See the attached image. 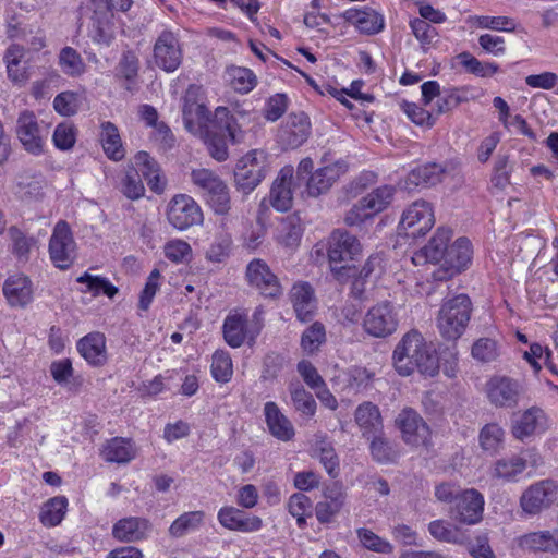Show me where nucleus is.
<instances>
[{"mask_svg": "<svg viewBox=\"0 0 558 558\" xmlns=\"http://www.w3.org/2000/svg\"><path fill=\"white\" fill-rule=\"evenodd\" d=\"M325 497L329 501H319L315 506V515L319 523L328 524L340 512L344 505V495L341 492L333 493L329 490L325 493Z\"/></svg>", "mask_w": 558, "mask_h": 558, "instance_id": "41", "label": "nucleus"}, {"mask_svg": "<svg viewBox=\"0 0 558 558\" xmlns=\"http://www.w3.org/2000/svg\"><path fill=\"white\" fill-rule=\"evenodd\" d=\"M25 41L26 47V60L25 63H29L34 60V54L39 52L44 47H46V36L43 31L37 29H24L22 33V39Z\"/></svg>", "mask_w": 558, "mask_h": 558, "instance_id": "63", "label": "nucleus"}, {"mask_svg": "<svg viewBox=\"0 0 558 558\" xmlns=\"http://www.w3.org/2000/svg\"><path fill=\"white\" fill-rule=\"evenodd\" d=\"M77 282L85 283L87 287L86 291L90 292L95 296L102 293L111 299L118 293V288L114 287L108 279L99 276H93L88 272H85L78 277Z\"/></svg>", "mask_w": 558, "mask_h": 558, "instance_id": "53", "label": "nucleus"}, {"mask_svg": "<svg viewBox=\"0 0 558 558\" xmlns=\"http://www.w3.org/2000/svg\"><path fill=\"white\" fill-rule=\"evenodd\" d=\"M326 341V331L323 324L316 322L307 327L301 337V347L307 354L318 351L319 347Z\"/></svg>", "mask_w": 558, "mask_h": 558, "instance_id": "50", "label": "nucleus"}, {"mask_svg": "<svg viewBox=\"0 0 558 558\" xmlns=\"http://www.w3.org/2000/svg\"><path fill=\"white\" fill-rule=\"evenodd\" d=\"M484 497L474 489H465L456 496V502L451 507V518L459 523L473 525L483 519Z\"/></svg>", "mask_w": 558, "mask_h": 558, "instance_id": "13", "label": "nucleus"}, {"mask_svg": "<svg viewBox=\"0 0 558 558\" xmlns=\"http://www.w3.org/2000/svg\"><path fill=\"white\" fill-rule=\"evenodd\" d=\"M470 22L475 27L498 32H514L517 28L514 21L508 16L475 15L470 17Z\"/></svg>", "mask_w": 558, "mask_h": 558, "instance_id": "49", "label": "nucleus"}, {"mask_svg": "<svg viewBox=\"0 0 558 558\" xmlns=\"http://www.w3.org/2000/svg\"><path fill=\"white\" fill-rule=\"evenodd\" d=\"M205 512L202 510L189 511L179 515L169 526L168 533L172 538H181L186 534L199 530L205 523Z\"/></svg>", "mask_w": 558, "mask_h": 558, "instance_id": "38", "label": "nucleus"}, {"mask_svg": "<svg viewBox=\"0 0 558 558\" xmlns=\"http://www.w3.org/2000/svg\"><path fill=\"white\" fill-rule=\"evenodd\" d=\"M259 327L252 330L248 327L247 316L243 314H229L223 322V338L231 348H240L247 340L254 342L259 333Z\"/></svg>", "mask_w": 558, "mask_h": 558, "instance_id": "22", "label": "nucleus"}, {"mask_svg": "<svg viewBox=\"0 0 558 558\" xmlns=\"http://www.w3.org/2000/svg\"><path fill=\"white\" fill-rule=\"evenodd\" d=\"M3 293L11 306H25L33 299L32 282L24 275L9 277L3 284Z\"/></svg>", "mask_w": 558, "mask_h": 558, "instance_id": "34", "label": "nucleus"}, {"mask_svg": "<svg viewBox=\"0 0 558 558\" xmlns=\"http://www.w3.org/2000/svg\"><path fill=\"white\" fill-rule=\"evenodd\" d=\"M217 520L227 530L242 533L257 532L263 526V521L257 515H251L232 506L219 509Z\"/></svg>", "mask_w": 558, "mask_h": 558, "instance_id": "20", "label": "nucleus"}, {"mask_svg": "<svg viewBox=\"0 0 558 558\" xmlns=\"http://www.w3.org/2000/svg\"><path fill=\"white\" fill-rule=\"evenodd\" d=\"M77 350L93 366H101L107 362L106 337L101 332H90L80 339Z\"/></svg>", "mask_w": 558, "mask_h": 558, "instance_id": "33", "label": "nucleus"}, {"mask_svg": "<svg viewBox=\"0 0 558 558\" xmlns=\"http://www.w3.org/2000/svg\"><path fill=\"white\" fill-rule=\"evenodd\" d=\"M393 366L399 375L409 376L415 369L434 377L439 372V360L432 347L417 330L408 331L398 342L392 354Z\"/></svg>", "mask_w": 558, "mask_h": 558, "instance_id": "1", "label": "nucleus"}, {"mask_svg": "<svg viewBox=\"0 0 558 558\" xmlns=\"http://www.w3.org/2000/svg\"><path fill=\"white\" fill-rule=\"evenodd\" d=\"M403 439L405 442L420 446L425 445L429 437V427L420 416L417 412L412 409L402 410L397 420Z\"/></svg>", "mask_w": 558, "mask_h": 558, "instance_id": "19", "label": "nucleus"}, {"mask_svg": "<svg viewBox=\"0 0 558 558\" xmlns=\"http://www.w3.org/2000/svg\"><path fill=\"white\" fill-rule=\"evenodd\" d=\"M59 65L64 74L80 76L85 72V63L72 47H64L59 54Z\"/></svg>", "mask_w": 558, "mask_h": 558, "instance_id": "48", "label": "nucleus"}, {"mask_svg": "<svg viewBox=\"0 0 558 558\" xmlns=\"http://www.w3.org/2000/svg\"><path fill=\"white\" fill-rule=\"evenodd\" d=\"M191 179L215 214L225 216L230 213L229 189L216 173L204 168L196 169L191 172Z\"/></svg>", "mask_w": 558, "mask_h": 558, "instance_id": "3", "label": "nucleus"}, {"mask_svg": "<svg viewBox=\"0 0 558 558\" xmlns=\"http://www.w3.org/2000/svg\"><path fill=\"white\" fill-rule=\"evenodd\" d=\"M68 507V499L58 496L49 499L43 507L40 521L46 526H56L61 523Z\"/></svg>", "mask_w": 558, "mask_h": 558, "instance_id": "44", "label": "nucleus"}, {"mask_svg": "<svg viewBox=\"0 0 558 558\" xmlns=\"http://www.w3.org/2000/svg\"><path fill=\"white\" fill-rule=\"evenodd\" d=\"M468 100L469 90L466 88H452L447 90L436 102L437 114L449 112Z\"/></svg>", "mask_w": 558, "mask_h": 558, "instance_id": "58", "label": "nucleus"}, {"mask_svg": "<svg viewBox=\"0 0 558 558\" xmlns=\"http://www.w3.org/2000/svg\"><path fill=\"white\" fill-rule=\"evenodd\" d=\"M557 486L553 481L544 480L526 488L521 498L520 506L524 513L536 515L550 507L556 498Z\"/></svg>", "mask_w": 558, "mask_h": 558, "instance_id": "14", "label": "nucleus"}, {"mask_svg": "<svg viewBox=\"0 0 558 558\" xmlns=\"http://www.w3.org/2000/svg\"><path fill=\"white\" fill-rule=\"evenodd\" d=\"M134 163L138 173H142L149 187L155 192L162 191L160 183V169L158 163L146 151H138L134 157Z\"/></svg>", "mask_w": 558, "mask_h": 558, "instance_id": "40", "label": "nucleus"}, {"mask_svg": "<svg viewBox=\"0 0 558 558\" xmlns=\"http://www.w3.org/2000/svg\"><path fill=\"white\" fill-rule=\"evenodd\" d=\"M100 140L104 151L109 159L118 161L124 157L125 150L118 128L113 123L108 121L101 124Z\"/></svg>", "mask_w": 558, "mask_h": 558, "instance_id": "39", "label": "nucleus"}, {"mask_svg": "<svg viewBox=\"0 0 558 558\" xmlns=\"http://www.w3.org/2000/svg\"><path fill=\"white\" fill-rule=\"evenodd\" d=\"M215 124L220 133L206 130L205 143L213 158L223 161L228 158L227 136L231 143L241 140V132L236 129V121L228 108L218 107L215 111Z\"/></svg>", "mask_w": 558, "mask_h": 558, "instance_id": "4", "label": "nucleus"}, {"mask_svg": "<svg viewBox=\"0 0 558 558\" xmlns=\"http://www.w3.org/2000/svg\"><path fill=\"white\" fill-rule=\"evenodd\" d=\"M245 277L248 284L266 298L275 299L282 293L277 276L270 270L267 263L260 258H255L248 263Z\"/></svg>", "mask_w": 558, "mask_h": 558, "instance_id": "15", "label": "nucleus"}, {"mask_svg": "<svg viewBox=\"0 0 558 558\" xmlns=\"http://www.w3.org/2000/svg\"><path fill=\"white\" fill-rule=\"evenodd\" d=\"M345 166L340 162L318 168L307 179L306 191L308 195L317 197L329 191L332 184L345 172Z\"/></svg>", "mask_w": 558, "mask_h": 558, "instance_id": "28", "label": "nucleus"}, {"mask_svg": "<svg viewBox=\"0 0 558 558\" xmlns=\"http://www.w3.org/2000/svg\"><path fill=\"white\" fill-rule=\"evenodd\" d=\"M101 456L107 462L129 463L136 457V448L131 439L114 437L105 444Z\"/></svg>", "mask_w": 558, "mask_h": 558, "instance_id": "37", "label": "nucleus"}, {"mask_svg": "<svg viewBox=\"0 0 558 558\" xmlns=\"http://www.w3.org/2000/svg\"><path fill=\"white\" fill-rule=\"evenodd\" d=\"M264 414L270 434L281 441H290L294 437V427L290 420L280 411L277 403L268 401L264 405Z\"/></svg>", "mask_w": 558, "mask_h": 558, "instance_id": "30", "label": "nucleus"}, {"mask_svg": "<svg viewBox=\"0 0 558 558\" xmlns=\"http://www.w3.org/2000/svg\"><path fill=\"white\" fill-rule=\"evenodd\" d=\"M196 92L194 87L187 89L182 109L184 125L191 133L203 132L210 120L207 107L196 101Z\"/></svg>", "mask_w": 558, "mask_h": 558, "instance_id": "23", "label": "nucleus"}, {"mask_svg": "<svg viewBox=\"0 0 558 558\" xmlns=\"http://www.w3.org/2000/svg\"><path fill=\"white\" fill-rule=\"evenodd\" d=\"M526 468V461L518 456L502 458L496 461L494 466V476L510 481L518 474H521Z\"/></svg>", "mask_w": 558, "mask_h": 558, "instance_id": "47", "label": "nucleus"}, {"mask_svg": "<svg viewBox=\"0 0 558 558\" xmlns=\"http://www.w3.org/2000/svg\"><path fill=\"white\" fill-rule=\"evenodd\" d=\"M521 395L520 384L506 376H494L486 383V396L497 408H514Z\"/></svg>", "mask_w": 558, "mask_h": 558, "instance_id": "16", "label": "nucleus"}, {"mask_svg": "<svg viewBox=\"0 0 558 558\" xmlns=\"http://www.w3.org/2000/svg\"><path fill=\"white\" fill-rule=\"evenodd\" d=\"M473 250L470 240L459 238L446 251L445 262L433 272L436 281H445L465 270L472 262Z\"/></svg>", "mask_w": 558, "mask_h": 558, "instance_id": "10", "label": "nucleus"}, {"mask_svg": "<svg viewBox=\"0 0 558 558\" xmlns=\"http://www.w3.org/2000/svg\"><path fill=\"white\" fill-rule=\"evenodd\" d=\"M122 193L130 199H138L145 193V187L137 170H129L122 180Z\"/></svg>", "mask_w": 558, "mask_h": 558, "instance_id": "64", "label": "nucleus"}, {"mask_svg": "<svg viewBox=\"0 0 558 558\" xmlns=\"http://www.w3.org/2000/svg\"><path fill=\"white\" fill-rule=\"evenodd\" d=\"M294 409L304 416H313L316 412V401L313 396L300 384H292L289 387Z\"/></svg>", "mask_w": 558, "mask_h": 558, "instance_id": "45", "label": "nucleus"}, {"mask_svg": "<svg viewBox=\"0 0 558 558\" xmlns=\"http://www.w3.org/2000/svg\"><path fill=\"white\" fill-rule=\"evenodd\" d=\"M154 59L157 66L166 72L175 71L182 62V50L178 37L163 31L154 45Z\"/></svg>", "mask_w": 558, "mask_h": 558, "instance_id": "18", "label": "nucleus"}, {"mask_svg": "<svg viewBox=\"0 0 558 558\" xmlns=\"http://www.w3.org/2000/svg\"><path fill=\"white\" fill-rule=\"evenodd\" d=\"M293 169L283 168L272 183L269 203L278 211H288L292 207V184Z\"/></svg>", "mask_w": 558, "mask_h": 558, "instance_id": "29", "label": "nucleus"}, {"mask_svg": "<svg viewBox=\"0 0 558 558\" xmlns=\"http://www.w3.org/2000/svg\"><path fill=\"white\" fill-rule=\"evenodd\" d=\"M461 64L472 74L481 77L493 76L498 72L499 66L492 62H481L469 52L459 54Z\"/></svg>", "mask_w": 558, "mask_h": 558, "instance_id": "56", "label": "nucleus"}, {"mask_svg": "<svg viewBox=\"0 0 558 558\" xmlns=\"http://www.w3.org/2000/svg\"><path fill=\"white\" fill-rule=\"evenodd\" d=\"M547 428V417L545 412L532 407L520 414L512 423V435L519 440H524L536 433H542Z\"/></svg>", "mask_w": 558, "mask_h": 558, "instance_id": "25", "label": "nucleus"}, {"mask_svg": "<svg viewBox=\"0 0 558 558\" xmlns=\"http://www.w3.org/2000/svg\"><path fill=\"white\" fill-rule=\"evenodd\" d=\"M369 440L371 454L374 460L379 463H390L396 459L397 452L389 440L384 437V433L372 436Z\"/></svg>", "mask_w": 558, "mask_h": 558, "instance_id": "54", "label": "nucleus"}, {"mask_svg": "<svg viewBox=\"0 0 558 558\" xmlns=\"http://www.w3.org/2000/svg\"><path fill=\"white\" fill-rule=\"evenodd\" d=\"M519 548L532 553L558 554V531L544 530L525 533L517 538Z\"/></svg>", "mask_w": 558, "mask_h": 558, "instance_id": "26", "label": "nucleus"}, {"mask_svg": "<svg viewBox=\"0 0 558 558\" xmlns=\"http://www.w3.org/2000/svg\"><path fill=\"white\" fill-rule=\"evenodd\" d=\"M342 16L364 34H377L384 28L383 16L372 9H349L343 12Z\"/></svg>", "mask_w": 558, "mask_h": 558, "instance_id": "36", "label": "nucleus"}, {"mask_svg": "<svg viewBox=\"0 0 558 558\" xmlns=\"http://www.w3.org/2000/svg\"><path fill=\"white\" fill-rule=\"evenodd\" d=\"M452 231L449 228L440 227L436 230L429 242L415 252L412 256L414 265L420 266L426 263L437 264L444 263L446 251L448 250V242L451 239Z\"/></svg>", "mask_w": 558, "mask_h": 558, "instance_id": "21", "label": "nucleus"}, {"mask_svg": "<svg viewBox=\"0 0 558 558\" xmlns=\"http://www.w3.org/2000/svg\"><path fill=\"white\" fill-rule=\"evenodd\" d=\"M400 108L416 125L432 128L436 122V118L429 111L414 102L402 100L400 102Z\"/></svg>", "mask_w": 558, "mask_h": 558, "instance_id": "57", "label": "nucleus"}, {"mask_svg": "<svg viewBox=\"0 0 558 558\" xmlns=\"http://www.w3.org/2000/svg\"><path fill=\"white\" fill-rule=\"evenodd\" d=\"M444 168L437 163H427L413 169L408 175V183L415 186H433L441 181Z\"/></svg>", "mask_w": 558, "mask_h": 558, "instance_id": "42", "label": "nucleus"}, {"mask_svg": "<svg viewBox=\"0 0 558 558\" xmlns=\"http://www.w3.org/2000/svg\"><path fill=\"white\" fill-rule=\"evenodd\" d=\"M9 235L12 241V253L20 262H27L34 240L27 238L19 228L11 227Z\"/></svg>", "mask_w": 558, "mask_h": 558, "instance_id": "59", "label": "nucleus"}, {"mask_svg": "<svg viewBox=\"0 0 558 558\" xmlns=\"http://www.w3.org/2000/svg\"><path fill=\"white\" fill-rule=\"evenodd\" d=\"M266 175V155L254 149L243 156L234 170V181L238 190L244 194L251 193Z\"/></svg>", "mask_w": 558, "mask_h": 558, "instance_id": "9", "label": "nucleus"}, {"mask_svg": "<svg viewBox=\"0 0 558 558\" xmlns=\"http://www.w3.org/2000/svg\"><path fill=\"white\" fill-rule=\"evenodd\" d=\"M168 220L178 230H186L203 222L199 205L189 195H175L169 203Z\"/></svg>", "mask_w": 558, "mask_h": 558, "instance_id": "12", "label": "nucleus"}, {"mask_svg": "<svg viewBox=\"0 0 558 558\" xmlns=\"http://www.w3.org/2000/svg\"><path fill=\"white\" fill-rule=\"evenodd\" d=\"M288 510L296 518L298 526L303 527L306 524L305 518L311 515L312 500L302 493H295L289 498Z\"/></svg>", "mask_w": 558, "mask_h": 558, "instance_id": "55", "label": "nucleus"}, {"mask_svg": "<svg viewBox=\"0 0 558 558\" xmlns=\"http://www.w3.org/2000/svg\"><path fill=\"white\" fill-rule=\"evenodd\" d=\"M430 535L444 543L463 544L466 539L465 534L458 527L445 520H435L428 524Z\"/></svg>", "mask_w": 558, "mask_h": 558, "instance_id": "43", "label": "nucleus"}, {"mask_svg": "<svg viewBox=\"0 0 558 558\" xmlns=\"http://www.w3.org/2000/svg\"><path fill=\"white\" fill-rule=\"evenodd\" d=\"M16 133L24 148L32 154H40L43 150V137L35 114L24 111L17 119Z\"/></svg>", "mask_w": 558, "mask_h": 558, "instance_id": "27", "label": "nucleus"}, {"mask_svg": "<svg viewBox=\"0 0 558 558\" xmlns=\"http://www.w3.org/2000/svg\"><path fill=\"white\" fill-rule=\"evenodd\" d=\"M472 302L466 294L446 300L438 312L437 328L449 341L458 340L465 331L472 314Z\"/></svg>", "mask_w": 558, "mask_h": 558, "instance_id": "2", "label": "nucleus"}, {"mask_svg": "<svg viewBox=\"0 0 558 558\" xmlns=\"http://www.w3.org/2000/svg\"><path fill=\"white\" fill-rule=\"evenodd\" d=\"M361 244L355 235L344 230L331 233L328 245V258L331 270L342 276V271L350 270V262L361 253Z\"/></svg>", "mask_w": 558, "mask_h": 558, "instance_id": "7", "label": "nucleus"}, {"mask_svg": "<svg viewBox=\"0 0 558 558\" xmlns=\"http://www.w3.org/2000/svg\"><path fill=\"white\" fill-rule=\"evenodd\" d=\"M356 533L362 545L368 550L380 554H391L393 551V546L388 541L381 538L371 530L359 529Z\"/></svg>", "mask_w": 558, "mask_h": 558, "instance_id": "61", "label": "nucleus"}, {"mask_svg": "<svg viewBox=\"0 0 558 558\" xmlns=\"http://www.w3.org/2000/svg\"><path fill=\"white\" fill-rule=\"evenodd\" d=\"M354 420L364 438L371 439L374 435L383 434V418L378 407L374 403L368 401L361 403L354 412Z\"/></svg>", "mask_w": 558, "mask_h": 558, "instance_id": "32", "label": "nucleus"}, {"mask_svg": "<svg viewBox=\"0 0 558 558\" xmlns=\"http://www.w3.org/2000/svg\"><path fill=\"white\" fill-rule=\"evenodd\" d=\"M505 432L496 423L486 424L480 433V444L485 451L497 452L504 444Z\"/></svg>", "mask_w": 558, "mask_h": 558, "instance_id": "52", "label": "nucleus"}, {"mask_svg": "<svg viewBox=\"0 0 558 558\" xmlns=\"http://www.w3.org/2000/svg\"><path fill=\"white\" fill-rule=\"evenodd\" d=\"M435 225L434 209L426 201H415L409 205L400 218L398 234L416 239L425 235Z\"/></svg>", "mask_w": 558, "mask_h": 558, "instance_id": "6", "label": "nucleus"}, {"mask_svg": "<svg viewBox=\"0 0 558 558\" xmlns=\"http://www.w3.org/2000/svg\"><path fill=\"white\" fill-rule=\"evenodd\" d=\"M210 372L216 381L226 384L231 380L233 374L230 354L223 350H217L213 354Z\"/></svg>", "mask_w": 558, "mask_h": 558, "instance_id": "46", "label": "nucleus"}, {"mask_svg": "<svg viewBox=\"0 0 558 558\" xmlns=\"http://www.w3.org/2000/svg\"><path fill=\"white\" fill-rule=\"evenodd\" d=\"M75 248L76 244L68 222L58 221L49 241V254L54 266L60 269L69 268L75 258Z\"/></svg>", "mask_w": 558, "mask_h": 558, "instance_id": "11", "label": "nucleus"}, {"mask_svg": "<svg viewBox=\"0 0 558 558\" xmlns=\"http://www.w3.org/2000/svg\"><path fill=\"white\" fill-rule=\"evenodd\" d=\"M151 529L149 520L141 517H128L113 524L112 535L120 542L136 543L146 539Z\"/></svg>", "mask_w": 558, "mask_h": 558, "instance_id": "24", "label": "nucleus"}, {"mask_svg": "<svg viewBox=\"0 0 558 558\" xmlns=\"http://www.w3.org/2000/svg\"><path fill=\"white\" fill-rule=\"evenodd\" d=\"M57 148L68 150L76 142V129L71 122H62L57 125L52 136Z\"/></svg>", "mask_w": 558, "mask_h": 558, "instance_id": "62", "label": "nucleus"}, {"mask_svg": "<svg viewBox=\"0 0 558 558\" xmlns=\"http://www.w3.org/2000/svg\"><path fill=\"white\" fill-rule=\"evenodd\" d=\"M290 300L299 320L308 322L313 318L316 301L314 290L310 283H295L290 291Z\"/></svg>", "mask_w": 558, "mask_h": 558, "instance_id": "31", "label": "nucleus"}, {"mask_svg": "<svg viewBox=\"0 0 558 558\" xmlns=\"http://www.w3.org/2000/svg\"><path fill=\"white\" fill-rule=\"evenodd\" d=\"M399 327V314L390 301H380L371 306L362 322L363 331L375 339L392 336Z\"/></svg>", "mask_w": 558, "mask_h": 558, "instance_id": "5", "label": "nucleus"}, {"mask_svg": "<svg viewBox=\"0 0 558 558\" xmlns=\"http://www.w3.org/2000/svg\"><path fill=\"white\" fill-rule=\"evenodd\" d=\"M228 74L233 88L239 93L247 94L256 86V75L247 68L232 66Z\"/></svg>", "mask_w": 558, "mask_h": 558, "instance_id": "51", "label": "nucleus"}, {"mask_svg": "<svg viewBox=\"0 0 558 558\" xmlns=\"http://www.w3.org/2000/svg\"><path fill=\"white\" fill-rule=\"evenodd\" d=\"M25 47L19 44H11L4 52L3 61L7 66L8 77L13 83H25L29 78Z\"/></svg>", "mask_w": 558, "mask_h": 558, "instance_id": "35", "label": "nucleus"}, {"mask_svg": "<svg viewBox=\"0 0 558 558\" xmlns=\"http://www.w3.org/2000/svg\"><path fill=\"white\" fill-rule=\"evenodd\" d=\"M311 134V121L306 113H290L278 132V141L284 148L294 149L304 144Z\"/></svg>", "mask_w": 558, "mask_h": 558, "instance_id": "17", "label": "nucleus"}, {"mask_svg": "<svg viewBox=\"0 0 558 558\" xmlns=\"http://www.w3.org/2000/svg\"><path fill=\"white\" fill-rule=\"evenodd\" d=\"M81 96L74 92H62L53 99L54 110L64 117H70L78 111L81 106Z\"/></svg>", "mask_w": 558, "mask_h": 558, "instance_id": "60", "label": "nucleus"}, {"mask_svg": "<svg viewBox=\"0 0 558 558\" xmlns=\"http://www.w3.org/2000/svg\"><path fill=\"white\" fill-rule=\"evenodd\" d=\"M393 194L395 189L390 185H383L373 190L354 204L347 213L344 218L345 223L349 226H357L374 217L388 207L393 198Z\"/></svg>", "mask_w": 558, "mask_h": 558, "instance_id": "8", "label": "nucleus"}]
</instances>
